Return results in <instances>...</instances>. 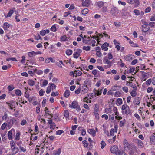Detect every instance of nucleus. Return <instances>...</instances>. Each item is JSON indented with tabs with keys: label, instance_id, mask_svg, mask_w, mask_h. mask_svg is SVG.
Returning <instances> with one entry per match:
<instances>
[{
	"label": "nucleus",
	"instance_id": "obj_1",
	"mask_svg": "<svg viewBox=\"0 0 155 155\" xmlns=\"http://www.w3.org/2000/svg\"><path fill=\"white\" fill-rule=\"evenodd\" d=\"M123 146L125 150H129L131 152H133L136 149L137 147L132 143H129L126 139H124L123 141Z\"/></svg>",
	"mask_w": 155,
	"mask_h": 155
},
{
	"label": "nucleus",
	"instance_id": "obj_2",
	"mask_svg": "<svg viewBox=\"0 0 155 155\" xmlns=\"http://www.w3.org/2000/svg\"><path fill=\"white\" fill-rule=\"evenodd\" d=\"M69 106L72 109H75L78 112H79L81 109L80 106L77 101H73L71 104H69Z\"/></svg>",
	"mask_w": 155,
	"mask_h": 155
},
{
	"label": "nucleus",
	"instance_id": "obj_3",
	"mask_svg": "<svg viewBox=\"0 0 155 155\" xmlns=\"http://www.w3.org/2000/svg\"><path fill=\"white\" fill-rule=\"evenodd\" d=\"M99 106L97 104H95L94 105V109L93 113L94 114L95 118L97 120H98L99 117Z\"/></svg>",
	"mask_w": 155,
	"mask_h": 155
},
{
	"label": "nucleus",
	"instance_id": "obj_4",
	"mask_svg": "<svg viewBox=\"0 0 155 155\" xmlns=\"http://www.w3.org/2000/svg\"><path fill=\"white\" fill-rule=\"evenodd\" d=\"M121 112L122 114H128L130 113L129 106L127 104H123L121 106Z\"/></svg>",
	"mask_w": 155,
	"mask_h": 155
},
{
	"label": "nucleus",
	"instance_id": "obj_5",
	"mask_svg": "<svg viewBox=\"0 0 155 155\" xmlns=\"http://www.w3.org/2000/svg\"><path fill=\"white\" fill-rule=\"evenodd\" d=\"M118 10L116 7L112 8L111 10L110 13L113 16H117L118 13Z\"/></svg>",
	"mask_w": 155,
	"mask_h": 155
},
{
	"label": "nucleus",
	"instance_id": "obj_6",
	"mask_svg": "<svg viewBox=\"0 0 155 155\" xmlns=\"http://www.w3.org/2000/svg\"><path fill=\"white\" fill-rule=\"evenodd\" d=\"M118 147L116 146H113L110 147V150L111 153L115 154L118 151Z\"/></svg>",
	"mask_w": 155,
	"mask_h": 155
},
{
	"label": "nucleus",
	"instance_id": "obj_7",
	"mask_svg": "<svg viewBox=\"0 0 155 155\" xmlns=\"http://www.w3.org/2000/svg\"><path fill=\"white\" fill-rule=\"evenodd\" d=\"M82 52V50L80 49L76 50L73 54L74 57L75 58H77L80 55Z\"/></svg>",
	"mask_w": 155,
	"mask_h": 155
},
{
	"label": "nucleus",
	"instance_id": "obj_8",
	"mask_svg": "<svg viewBox=\"0 0 155 155\" xmlns=\"http://www.w3.org/2000/svg\"><path fill=\"white\" fill-rule=\"evenodd\" d=\"M135 141L137 143L138 147L139 148H142L143 147V143L140 140L137 139H136Z\"/></svg>",
	"mask_w": 155,
	"mask_h": 155
},
{
	"label": "nucleus",
	"instance_id": "obj_9",
	"mask_svg": "<svg viewBox=\"0 0 155 155\" xmlns=\"http://www.w3.org/2000/svg\"><path fill=\"white\" fill-rule=\"evenodd\" d=\"M11 149L12 154L11 155H15L18 153L19 151V148L17 147L12 148Z\"/></svg>",
	"mask_w": 155,
	"mask_h": 155
},
{
	"label": "nucleus",
	"instance_id": "obj_10",
	"mask_svg": "<svg viewBox=\"0 0 155 155\" xmlns=\"http://www.w3.org/2000/svg\"><path fill=\"white\" fill-rule=\"evenodd\" d=\"M82 5L84 7H88L90 4V0H82Z\"/></svg>",
	"mask_w": 155,
	"mask_h": 155
},
{
	"label": "nucleus",
	"instance_id": "obj_11",
	"mask_svg": "<svg viewBox=\"0 0 155 155\" xmlns=\"http://www.w3.org/2000/svg\"><path fill=\"white\" fill-rule=\"evenodd\" d=\"M127 2L131 4H135L136 6H137L139 4L138 0H127Z\"/></svg>",
	"mask_w": 155,
	"mask_h": 155
},
{
	"label": "nucleus",
	"instance_id": "obj_12",
	"mask_svg": "<svg viewBox=\"0 0 155 155\" xmlns=\"http://www.w3.org/2000/svg\"><path fill=\"white\" fill-rule=\"evenodd\" d=\"M11 27H12L11 25L7 22H5L3 26V28L5 30H8Z\"/></svg>",
	"mask_w": 155,
	"mask_h": 155
},
{
	"label": "nucleus",
	"instance_id": "obj_13",
	"mask_svg": "<svg viewBox=\"0 0 155 155\" xmlns=\"http://www.w3.org/2000/svg\"><path fill=\"white\" fill-rule=\"evenodd\" d=\"M81 89V93L84 94L87 93L88 91V88L87 86L84 85L80 88Z\"/></svg>",
	"mask_w": 155,
	"mask_h": 155
},
{
	"label": "nucleus",
	"instance_id": "obj_14",
	"mask_svg": "<svg viewBox=\"0 0 155 155\" xmlns=\"http://www.w3.org/2000/svg\"><path fill=\"white\" fill-rule=\"evenodd\" d=\"M109 45V43L107 42L104 43L101 46L102 49L104 50L105 51H107L108 49V47Z\"/></svg>",
	"mask_w": 155,
	"mask_h": 155
},
{
	"label": "nucleus",
	"instance_id": "obj_15",
	"mask_svg": "<svg viewBox=\"0 0 155 155\" xmlns=\"http://www.w3.org/2000/svg\"><path fill=\"white\" fill-rule=\"evenodd\" d=\"M143 32H145L147 31L149 29V25L148 24H144L142 25Z\"/></svg>",
	"mask_w": 155,
	"mask_h": 155
},
{
	"label": "nucleus",
	"instance_id": "obj_16",
	"mask_svg": "<svg viewBox=\"0 0 155 155\" xmlns=\"http://www.w3.org/2000/svg\"><path fill=\"white\" fill-rule=\"evenodd\" d=\"M87 132L93 137L96 135V132L94 129H90L87 130Z\"/></svg>",
	"mask_w": 155,
	"mask_h": 155
},
{
	"label": "nucleus",
	"instance_id": "obj_17",
	"mask_svg": "<svg viewBox=\"0 0 155 155\" xmlns=\"http://www.w3.org/2000/svg\"><path fill=\"white\" fill-rule=\"evenodd\" d=\"M82 143L84 147L89 148V150H91L92 148L91 145H89V147L88 146V143L86 140H84L82 141Z\"/></svg>",
	"mask_w": 155,
	"mask_h": 155
},
{
	"label": "nucleus",
	"instance_id": "obj_18",
	"mask_svg": "<svg viewBox=\"0 0 155 155\" xmlns=\"http://www.w3.org/2000/svg\"><path fill=\"white\" fill-rule=\"evenodd\" d=\"M140 103V98L139 97H136L134 101V104L135 105H139Z\"/></svg>",
	"mask_w": 155,
	"mask_h": 155
},
{
	"label": "nucleus",
	"instance_id": "obj_19",
	"mask_svg": "<svg viewBox=\"0 0 155 155\" xmlns=\"http://www.w3.org/2000/svg\"><path fill=\"white\" fill-rule=\"evenodd\" d=\"M102 89L100 90H99V89L98 90H94V94H95V96H96V95L97 96L101 95L102 92Z\"/></svg>",
	"mask_w": 155,
	"mask_h": 155
},
{
	"label": "nucleus",
	"instance_id": "obj_20",
	"mask_svg": "<svg viewBox=\"0 0 155 155\" xmlns=\"http://www.w3.org/2000/svg\"><path fill=\"white\" fill-rule=\"evenodd\" d=\"M114 114L116 115L115 118L117 119L118 121L122 119V117L119 116V113L118 111L115 113Z\"/></svg>",
	"mask_w": 155,
	"mask_h": 155
},
{
	"label": "nucleus",
	"instance_id": "obj_21",
	"mask_svg": "<svg viewBox=\"0 0 155 155\" xmlns=\"http://www.w3.org/2000/svg\"><path fill=\"white\" fill-rule=\"evenodd\" d=\"M68 38L66 35H63L60 38V41L61 42H65L68 41Z\"/></svg>",
	"mask_w": 155,
	"mask_h": 155
},
{
	"label": "nucleus",
	"instance_id": "obj_22",
	"mask_svg": "<svg viewBox=\"0 0 155 155\" xmlns=\"http://www.w3.org/2000/svg\"><path fill=\"white\" fill-rule=\"evenodd\" d=\"M49 32V30L48 29H46L44 30H42L40 31V34L42 36H44L46 33H48Z\"/></svg>",
	"mask_w": 155,
	"mask_h": 155
},
{
	"label": "nucleus",
	"instance_id": "obj_23",
	"mask_svg": "<svg viewBox=\"0 0 155 155\" xmlns=\"http://www.w3.org/2000/svg\"><path fill=\"white\" fill-rule=\"evenodd\" d=\"M8 137L9 140H11L12 139V132L11 130L8 133Z\"/></svg>",
	"mask_w": 155,
	"mask_h": 155
},
{
	"label": "nucleus",
	"instance_id": "obj_24",
	"mask_svg": "<svg viewBox=\"0 0 155 155\" xmlns=\"http://www.w3.org/2000/svg\"><path fill=\"white\" fill-rule=\"evenodd\" d=\"M129 43L130 44L131 46L134 47H137L138 45L136 43H134L132 40H130L129 41Z\"/></svg>",
	"mask_w": 155,
	"mask_h": 155
},
{
	"label": "nucleus",
	"instance_id": "obj_25",
	"mask_svg": "<svg viewBox=\"0 0 155 155\" xmlns=\"http://www.w3.org/2000/svg\"><path fill=\"white\" fill-rule=\"evenodd\" d=\"M133 55H127L125 57V59L126 61H130L132 59Z\"/></svg>",
	"mask_w": 155,
	"mask_h": 155
},
{
	"label": "nucleus",
	"instance_id": "obj_26",
	"mask_svg": "<svg viewBox=\"0 0 155 155\" xmlns=\"http://www.w3.org/2000/svg\"><path fill=\"white\" fill-rule=\"evenodd\" d=\"M8 123L9 124L12 125H13L14 124H16L17 123V119L14 117H12L10 121Z\"/></svg>",
	"mask_w": 155,
	"mask_h": 155
},
{
	"label": "nucleus",
	"instance_id": "obj_27",
	"mask_svg": "<svg viewBox=\"0 0 155 155\" xmlns=\"http://www.w3.org/2000/svg\"><path fill=\"white\" fill-rule=\"evenodd\" d=\"M116 155H126V153L123 151L118 150L115 154Z\"/></svg>",
	"mask_w": 155,
	"mask_h": 155
},
{
	"label": "nucleus",
	"instance_id": "obj_28",
	"mask_svg": "<svg viewBox=\"0 0 155 155\" xmlns=\"http://www.w3.org/2000/svg\"><path fill=\"white\" fill-rule=\"evenodd\" d=\"M28 84L30 86H33L35 85V82L32 80H29L28 81Z\"/></svg>",
	"mask_w": 155,
	"mask_h": 155
},
{
	"label": "nucleus",
	"instance_id": "obj_29",
	"mask_svg": "<svg viewBox=\"0 0 155 155\" xmlns=\"http://www.w3.org/2000/svg\"><path fill=\"white\" fill-rule=\"evenodd\" d=\"M15 93L16 96H21L22 94L21 91L19 89H17L15 90Z\"/></svg>",
	"mask_w": 155,
	"mask_h": 155
},
{
	"label": "nucleus",
	"instance_id": "obj_30",
	"mask_svg": "<svg viewBox=\"0 0 155 155\" xmlns=\"http://www.w3.org/2000/svg\"><path fill=\"white\" fill-rule=\"evenodd\" d=\"M34 37L35 38L36 40H42V38H41V37L40 36V35L39 34H38L37 35H34Z\"/></svg>",
	"mask_w": 155,
	"mask_h": 155
},
{
	"label": "nucleus",
	"instance_id": "obj_31",
	"mask_svg": "<svg viewBox=\"0 0 155 155\" xmlns=\"http://www.w3.org/2000/svg\"><path fill=\"white\" fill-rule=\"evenodd\" d=\"M126 122V120L125 119H123L120 122L119 126L120 127H122L125 124Z\"/></svg>",
	"mask_w": 155,
	"mask_h": 155
},
{
	"label": "nucleus",
	"instance_id": "obj_32",
	"mask_svg": "<svg viewBox=\"0 0 155 155\" xmlns=\"http://www.w3.org/2000/svg\"><path fill=\"white\" fill-rule=\"evenodd\" d=\"M112 110L110 108H106L105 109V112L107 114H110Z\"/></svg>",
	"mask_w": 155,
	"mask_h": 155
},
{
	"label": "nucleus",
	"instance_id": "obj_33",
	"mask_svg": "<svg viewBox=\"0 0 155 155\" xmlns=\"http://www.w3.org/2000/svg\"><path fill=\"white\" fill-rule=\"evenodd\" d=\"M70 94V91L69 90H66L64 94V96L66 98H67L69 97Z\"/></svg>",
	"mask_w": 155,
	"mask_h": 155
},
{
	"label": "nucleus",
	"instance_id": "obj_34",
	"mask_svg": "<svg viewBox=\"0 0 155 155\" xmlns=\"http://www.w3.org/2000/svg\"><path fill=\"white\" fill-rule=\"evenodd\" d=\"M35 73H36L37 74L41 75L43 73L42 71L41 70H37V69H35L34 70Z\"/></svg>",
	"mask_w": 155,
	"mask_h": 155
},
{
	"label": "nucleus",
	"instance_id": "obj_35",
	"mask_svg": "<svg viewBox=\"0 0 155 155\" xmlns=\"http://www.w3.org/2000/svg\"><path fill=\"white\" fill-rule=\"evenodd\" d=\"M104 61L105 64H108L110 65L109 67L110 66L111 64V62L108 60L107 58H105L104 59Z\"/></svg>",
	"mask_w": 155,
	"mask_h": 155
},
{
	"label": "nucleus",
	"instance_id": "obj_36",
	"mask_svg": "<svg viewBox=\"0 0 155 155\" xmlns=\"http://www.w3.org/2000/svg\"><path fill=\"white\" fill-rule=\"evenodd\" d=\"M10 145L11 149L16 147L15 143L13 140H11L10 141Z\"/></svg>",
	"mask_w": 155,
	"mask_h": 155
},
{
	"label": "nucleus",
	"instance_id": "obj_37",
	"mask_svg": "<svg viewBox=\"0 0 155 155\" xmlns=\"http://www.w3.org/2000/svg\"><path fill=\"white\" fill-rule=\"evenodd\" d=\"M28 55L30 57H32L35 55V52L33 51H32L31 52H28Z\"/></svg>",
	"mask_w": 155,
	"mask_h": 155
},
{
	"label": "nucleus",
	"instance_id": "obj_38",
	"mask_svg": "<svg viewBox=\"0 0 155 155\" xmlns=\"http://www.w3.org/2000/svg\"><path fill=\"white\" fill-rule=\"evenodd\" d=\"M74 72L76 74V77H77V76H81L82 74V72L81 71L79 70H75L74 71Z\"/></svg>",
	"mask_w": 155,
	"mask_h": 155
},
{
	"label": "nucleus",
	"instance_id": "obj_39",
	"mask_svg": "<svg viewBox=\"0 0 155 155\" xmlns=\"http://www.w3.org/2000/svg\"><path fill=\"white\" fill-rule=\"evenodd\" d=\"M73 51L71 50L68 49L66 51V54L67 55L69 56L72 54Z\"/></svg>",
	"mask_w": 155,
	"mask_h": 155
},
{
	"label": "nucleus",
	"instance_id": "obj_40",
	"mask_svg": "<svg viewBox=\"0 0 155 155\" xmlns=\"http://www.w3.org/2000/svg\"><path fill=\"white\" fill-rule=\"evenodd\" d=\"M130 93L131 95L133 97H135L137 94L136 92L134 90H132Z\"/></svg>",
	"mask_w": 155,
	"mask_h": 155
},
{
	"label": "nucleus",
	"instance_id": "obj_41",
	"mask_svg": "<svg viewBox=\"0 0 155 155\" xmlns=\"http://www.w3.org/2000/svg\"><path fill=\"white\" fill-rule=\"evenodd\" d=\"M51 30L53 32H55L56 31V25L54 24L51 28Z\"/></svg>",
	"mask_w": 155,
	"mask_h": 155
},
{
	"label": "nucleus",
	"instance_id": "obj_42",
	"mask_svg": "<svg viewBox=\"0 0 155 155\" xmlns=\"http://www.w3.org/2000/svg\"><path fill=\"white\" fill-rule=\"evenodd\" d=\"M48 81L47 80H43L42 85L41 86V87H45L48 84Z\"/></svg>",
	"mask_w": 155,
	"mask_h": 155
},
{
	"label": "nucleus",
	"instance_id": "obj_43",
	"mask_svg": "<svg viewBox=\"0 0 155 155\" xmlns=\"http://www.w3.org/2000/svg\"><path fill=\"white\" fill-rule=\"evenodd\" d=\"M20 133L18 132L16 133L15 140H19L20 139Z\"/></svg>",
	"mask_w": 155,
	"mask_h": 155
},
{
	"label": "nucleus",
	"instance_id": "obj_44",
	"mask_svg": "<svg viewBox=\"0 0 155 155\" xmlns=\"http://www.w3.org/2000/svg\"><path fill=\"white\" fill-rule=\"evenodd\" d=\"M88 11L89 10L87 8H84L82 11L81 12L82 14L84 15L87 14L88 12Z\"/></svg>",
	"mask_w": 155,
	"mask_h": 155
},
{
	"label": "nucleus",
	"instance_id": "obj_45",
	"mask_svg": "<svg viewBox=\"0 0 155 155\" xmlns=\"http://www.w3.org/2000/svg\"><path fill=\"white\" fill-rule=\"evenodd\" d=\"M101 147L102 149L104 148L105 146L106 145V143L104 141H102L101 142Z\"/></svg>",
	"mask_w": 155,
	"mask_h": 155
},
{
	"label": "nucleus",
	"instance_id": "obj_46",
	"mask_svg": "<svg viewBox=\"0 0 155 155\" xmlns=\"http://www.w3.org/2000/svg\"><path fill=\"white\" fill-rule=\"evenodd\" d=\"M56 127V125L54 122H53L52 123L50 124V128L51 130L54 129Z\"/></svg>",
	"mask_w": 155,
	"mask_h": 155
},
{
	"label": "nucleus",
	"instance_id": "obj_47",
	"mask_svg": "<svg viewBox=\"0 0 155 155\" xmlns=\"http://www.w3.org/2000/svg\"><path fill=\"white\" fill-rule=\"evenodd\" d=\"M14 12L13 10H10L8 13L7 16H6V17H10L13 14Z\"/></svg>",
	"mask_w": 155,
	"mask_h": 155
},
{
	"label": "nucleus",
	"instance_id": "obj_48",
	"mask_svg": "<svg viewBox=\"0 0 155 155\" xmlns=\"http://www.w3.org/2000/svg\"><path fill=\"white\" fill-rule=\"evenodd\" d=\"M64 115L65 117H69V113L68 111L66 110H65L64 113Z\"/></svg>",
	"mask_w": 155,
	"mask_h": 155
},
{
	"label": "nucleus",
	"instance_id": "obj_49",
	"mask_svg": "<svg viewBox=\"0 0 155 155\" xmlns=\"http://www.w3.org/2000/svg\"><path fill=\"white\" fill-rule=\"evenodd\" d=\"M49 85L50 87H51V89L52 88V89H55L56 88V85L52 83H49Z\"/></svg>",
	"mask_w": 155,
	"mask_h": 155
},
{
	"label": "nucleus",
	"instance_id": "obj_50",
	"mask_svg": "<svg viewBox=\"0 0 155 155\" xmlns=\"http://www.w3.org/2000/svg\"><path fill=\"white\" fill-rule=\"evenodd\" d=\"M8 117L7 114L5 112L4 114V116L2 117V119L3 120L6 121Z\"/></svg>",
	"mask_w": 155,
	"mask_h": 155
},
{
	"label": "nucleus",
	"instance_id": "obj_51",
	"mask_svg": "<svg viewBox=\"0 0 155 155\" xmlns=\"http://www.w3.org/2000/svg\"><path fill=\"white\" fill-rule=\"evenodd\" d=\"M117 101L119 105H121L122 103V100L120 98H118L117 100Z\"/></svg>",
	"mask_w": 155,
	"mask_h": 155
},
{
	"label": "nucleus",
	"instance_id": "obj_52",
	"mask_svg": "<svg viewBox=\"0 0 155 155\" xmlns=\"http://www.w3.org/2000/svg\"><path fill=\"white\" fill-rule=\"evenodd\" d=\"M98 6L99 7H102L104 5V2H99L97 3Z\"/></svg>",
	"mask_w": 155,
	"mask_h": 155
},
{
	"label": "nucleus",
	"instance_id": "obj_53",
	"mask_svg": "<svg viewBox=\"0 0 155 155\" xmlns=\"http://www.w3.org/2000/svg\"><path fill=\"white\" fill-rule=\"evenodd\" d=\"M7 125V124L5 122L4 123H3L2 125L1 126V129L2 130H4L5 129V128L6 126Z\"/></svg>",
	"mask_w": 155,
	"mask_h": 155
},
{
	"label": "nucleus",
	"instance_id": "obj_54",
	"mask_svg": "<svg viewBox=\"0 0 155 155\" xmlns=\"http://www.w3.org/2000/svg\"><path fill=\"white\" fill-rule=\"evenodd\" d=\"M15 88L14 86L12 85H9L8 87V89L9 91H11Z\"/></svg>",
	"mask_w": 155,
	"mask_h": 155
},
{
	"label": "nucleus",
	"instance_id": "obj_55",
	"mask_svg": "<svg viewBox=\"0 0 155 155\" xmlns=\"http://www.w3.org/2000/svg\"><path fill=\"white\" fill-rule=\"evenodd\" d=\"M122 90L125 92L127 93L128 92V89L126 86H124L122 87Z\"/></svg>",
	"mask_w": 155,
	"mask_h": 155
},
{
	"label": "nucleus",
	"instance_id": "obj_56",
	"mask_svg": "<svg viewBox=\"0 0 155 155\" xmlns=\"http://www.w3.org/2000/svg\"><path fill=\"white\" fill-rule=\"evenodd\" d=\"M63 133H64V131L63 130H59L56 132V134L57 135H60Z\"/></svg>",
	"mask_w": 155,
	"mask_h": 155
},
{
	"label": "nucleus",
	"instance_id": "obj_57",
	"mask_svg": "<svg viewBox=\"0 0 155 155\" xmlns=\"http://www.w3.org/2000/svg\"><path fill=\"white\" fill-rule=\"evenodd\" d=\"M121 95V93L118 92H116L114 94V96L117 97H119Z\"/></svg>",
	"mask_w": 155,
	"mask_h": 155
},
{
	"label": "nucleus",
	"instance_id": "obj_58",
	"mask_svg": "<svg viewBox=\"0 0 155 155\" xmlns=\"http://www.w3.org/2000/svg\"><path fill=\"white\" fill-rule=\"evenodd\" d=\"M115 131L114 128H112L110 132V135L112 136H114V133Z\"/></svg>",
	"mask_w": 155,
	"mask_h": 155
},
{
	"label": "nucleus",
	"instance_id": "obj_59",
	"mask_svg": "<svg viewBox=\"0 0 155 155\" xmlns=\"http://www.w3.org/2000/svg\"><path fill=\"white\" fill-rule=\"evenodd\" d=\"M83 50L87 51H89L90 50V47L89 46H84L83 48Z\"/></svg>",
	"mask_w": 155,
	"mask_h": 155
},
{
	"label": "nucleus",
	"instance_id": "obj_60",
	"mask_svg": "<svg viewBox=\"0 0 155 155\" xmlns=\"http://www.w3.org/2000/svg\"><path fill=\"white\" fill-rule=\"evenodd\" d=\"M113 58V56L111 52H109L108 54V58L109 60L112 59Z\"/></svg>",
	"mask_w": 155,
	"mask_h": 155
},
{
	"label": "nucleus",
	"instance_id": "obj_61",
	"mask_svg": "<svg viewBox=\"0 0 155 155\" xmlns=\"http://www.w3.org/2000/svg\"><path fill=\"white\" fill-rule=\"evenodd\" d=\"M152 82V80L150 78L147 80L146 82V84L147 85H149Z\"/></svg>",
	"mask_w": 155,
	"mask_h": 155
},
{
	"label": "nucleus",
	"instance_id": "obj_62",
	"mask_svg": "<svg viewBox=\"0 0 155 155\" xmlns=\"http://www.w3.org/2000/svg\"><path fill=\"white\" fill-rule=\"evenodd\" d=\"M27 123V121L25 119L22 120L20 123V124L22 126H24L25 124Z\"/></svg>",
	"mask_w": 155,
	"mask_h": 155
},
{
	"label": "nucleus",
	"instance_id": "obj_63",
	"mask_svg": "<svg viewBox=\"0 0 155 155\" xmlns=\"http://www.w3.org/2000/svg\"><path fill=\"white\" fill-rule=\"evenodd\" d=\"M96 55L98 57H101L102 55V54L100 51H97Z\"/></svg>",
	"mask_w": 155,
	"mask_h": 155
},
{
	"label": "nucleus",
	"instance_id": "obj_64",
	"mask_svg": "<svg viewBox=\"0 0 155 155\" xmlns=\"http://www.w3.org/2000/svg\"><path fill=\"white\" fill-rule=\"evenodd\" d=\"M150 140L152 142H155V137L153 135L150 137Z\"/></svg>",
	"mask_w": 155,
	"mask_h": 155
}]
</instances>
